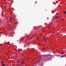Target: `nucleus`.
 Returning <instances> with one entry per match:
<instances>
[{"mask_svg":"<svg viewBox=\"0 0 66 66\" xmlns=\"http://www.w3.org/2000/svg\"><path fill=\"white\" fill-rule=\"evenodd\" d=\"M48 57L47 58V59L46 60V61H48V60H49L50 59V58H51L52 57V55H48Z\"/></svg>","mask_w":66,"mask_h":66,"instance_id":"obj_1","label":"nucleus"},{"mask_svg":"<svg viewBox=\"0 0 66 66\" xmlns=\"http://www.w3.org/2000/svg\"><path fill=\"white\" fill-rule=\"evenodd\" d=\"M65 56V55H63L61 56V57H64Z\"/></svg>","mask_w":66,"mask_h":66,"instance_id":"obj_2","label":"nucleus"},{"mask_svg":"<svg viewBox=\"0 0 66 66\" xmlns=\"http://www.w3.org/2000/svg\"><path fill=\"white\" fill-rule=\"evenodd\" d=\"M59 16H56L55 17V18H56V19H57V18H59Z\"/></svg>","mask_w":66,"mask_h":66,"instance_id":"obj_3","label":"nucleus"},{"mask_svg":"<svg viewBox=\"0 0 66 66\" xmlns=\"http://www.w3.org/2000/svg\"><path fill=\"white\" fill-rule=\"evenodd\" d=\"M3 66H4V65H5V64L4 63H3L2 64Z\"/></svg>","mask_w":66,"mask_h":66,"instance_id":"obj_4","label":"nucleus"},{"mask_svg":"<svg viewBox=\"0 0 66 66\" xmlns=\"http://www.w3.org/2000/svg\"><path fill=\"white\" fill-rule=\"evenodd\" d=\"M23 38H21L20 39V40H23Z\"/></svg>","mask_w":66,"mask_h":66,"instance_id":"obj_5","label":"nucleus"},{"mask_svg":"<svg viewBox=\"0 0 66 66\" xmlns=\"http://www.w3.org/2000/svg\"><path fill=\"white\" fill-rule=\"evenodd\" d=\"M1 64H3V62H2V61H1Z\"/></svg>","mask_w":66,"mask_h":66,"instance_id":"obj_6","label":"nucleus"},{"mask_svg":"<svg viewBox=\"0 0 66 66\" xmlns=\"http://www.w3.org/2000/svg\"><path fill=\"white\" fill-rule=\"evenodd\" d=\"M66 11H65V12H64V14H66Z\"/></svg>","mask_w":66,"mask_h":66,"instance_id":"obj_7","label":"nucleus"},{"mask_svg":"<svg viewBox=\"0 0 66 66\" xmlns=\"http://www.w3.org/2000/svg\"><path fill=\"white\" fill-rule=\"evenodd\" d=\"M11 18H10V19L11 21Z\"/></svg>","mask_w":66,"mask_h":66,"instance_id":"obj_8","label":"nucleus"},{"mask_svg":"<svg viewBox=\"0 0 66 66\" xmlns=\"http://www.w3.org/2000/svg\"><path fill=\"white\" fill-rule=\"evenodd\" d=\"M38 36H37L36 37V38H38Z\"/></svg>","mask_w":66,"mask_h":66,"instance_id":"obj_9","label":"nucleus"},{"mask_svg":"<svg viewBox=\"0 0 66 66\" xmlns=\"http://www.w3.org/2000/svg\"><path fill=\"white\" fill-rule=\"evenodd\" d=\"M62 21H64V19H62Z\"/></svg>","mask_w":66,"mask_h":66,"instance_id":"obj_10","label":"nucleus"},{"mask_svg":"<svg viewBox=\"0 0 66 66\" xmlns=\"http://www.w3.org/2000/svg\"><path fill=\"white\" fill-rule=\"evenodd\" d=\"M23 62H24V61H23V62H21V63H23Z\"/></svg>","mask_w":66,"mask_h":66,"instance_id":"obj_11","label":"nucleus"},{"mask_svg":"<svg viewBox=\"0 0 66 66\" xmlns=\"http://www.w3.org/2000/svg\"><path fill=\"white\" fill-rule=\"evenodd\" d=\"M45 39H46V38H45L44 39V40H45Z\"/></svg>","mask_w":66,"mask_h":66,"instance_id":"obj_12","label":"nucleus"},{"mask_svg":"<svg viewBox=\"0 0 66 66\" xmlns=\"http://www.w3.org/2000/svg\"><path fill=\"white\" fill-rule=\"evenodd\" d=\"M17 23H18V22H17Z\"/></svg>","mask_w":66,"mask_h":66,"instance_id":"obj_13","label":"nucleus"}]
</instances>
